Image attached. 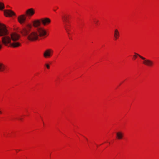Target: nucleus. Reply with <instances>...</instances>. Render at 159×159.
<instances>
[{"label":"nucleus","instance_id":"obj_1","mask_svg":"<svg viewBox=\"0 0 159 159\" xmlns=\"http://www.w3.org/2000/svg\"><path fill=\"white\" fill-rule=\"evenodd\" d=\"M41 23L40 19L35 20L33 21V26L37 28L36 31L30 33L32 26L30 24H28L26 25V27L23 28L20 30L21 33L23 36H26L28 39L30 41L38 40L39 38L45 36L47 33L43 28L39 27Z\"/></svg>","mask_w":159,"mask_h":159},{"label":"nucleus","instance_id":"obj_2","mask_svg":"<svg viewBox=\"0 0 159 159\" xmlns=\"http://www.w3.org/2000/svg\"><path fill=\"white\" fill-rule=\"evenodd\" d=\"M20 35L16 33L8 34L3 35L1 38L2 43L8 47L17 48L20 46L21 43L17 42L20 38Z\"/></svg>","mask_w":159,"mask_h":159},{"label":"nucleus","instance_id":"obj_3","mask_svg":"<svg viewBox=\"0 0 159 159\" xmlns=\"http://www.w3.org/2000/svg\"><path fill=\"white\" fill-rule=\"evenodd\" d=\"M135 54L144 60L143 61V63L145 65L149 67H152L153 66L154 62L152 61L149 59H146L145 58L142 57L138 54L137 53H135Z\"/></svg>","mask_w":159,"mask_h":159},{"label":"nucleus","instance_id":"obj_4","mask_svg":"<svg viewBox=\"0 0 159 159\" xmlns=\"http://www.w3.org/2000/svg\"><path fill=\"white\" fill-rule=\"evenodd\" d=\"M8 32L5 25L3 24L0 23V36L7 34Z\"/></svg>","mask_w":159,"mask_h":159},{"label":"nucleus","instance_id":"obj_5","mask_svg":"<svg viewBox=\"0 0 159 159\" xmlns=\"http://www.w3.org/2000/svg\"><path fill=\"white\" fill-rule=\"evenodd\" d=\"M53 52V51L52 49H47L43 52V56L46 58H49L52 56Z\"/></svg>","mask_w":159,"mask_h":159},{"label":"nucleus","instance_id":"obj_6","mask_svg":"<svg viewBox=\"0 0 159 159\" xmlns=\"http://www.w3.org/2000/svg\"><path fill=\"white\" fill-rule=\"evenodd\" d=\"M26 16L25 14H22L19 16L18 17V22L21 24H23L26 20Z\"/></svg>","mask_w":159,"mask_h":159},{"label":"nucleus","instance_id":"obj_7","mask_svg":"<svg viewBox=\"0 0 159 159\" xmlns=\"http://www.w3.org/2000/svg\"><path fill=\"white\" fill-rule=\"evenodd\" d=\"M35 13V10L33 8L27 9L25 12V15L28 17H31L33 16Z\"/></svg>","mask_w":159,"mask_h":159},{"label":"nucleus","instance_id":"obj_8","mask_svg":"<svg viewBox=\"0 0 159 159\" xmlns=\"http://www.w3.org/2000/svg\"><path fill=\"white\" fill-rule=\"evenodd\" d=\"M4 14L6 16L11 17L15 16V13L12 11L10 10H6L4 11Z\"/></svg>","mask_w":159,"mask_h":159},{"label":"nucleus","instance_id":"obj_9","mask_svg":"<svg viewBox=\"0 0 159 159\" xmlns=\"http://www.w3.org/2000/svg\"><path fill=\"white\" fill-rule=\"evenodd\" d=\"M69 15L67 14H63L61 16V18L63 22L66 24V22H68Z\"/></svg>","mask_w":159,"mask_h":159},{"label":"nucleus","instance_id":"obj_10","mask_svg":"<svg viewBox=\"0 0 159 159\" xmlns=\"http://www.w3.org/2000/svg\"><path fill=\"white\" fill-rule=\"evenodd\" d=\"M42 24L44 25H46L51 22V20L48 18H42L40 19Z\"/></svg>","mask_w":159,"mask_h":159},{"label":"nucleus","instance_id":"obj_11","mask_svg":"<svg viewBox=\"0 0 159 159\" xmlns=\"http://www.w3.org/2000/svg\"><path fill=\"white\" fill-rule=\"evenodd\" d=\"M120 36V33L117 29H115L114 31V37L115 40L118 39Z\"/></svg>","mask_w":159,"mask_h":159},{"label":"nucleus","instance_id":"obj_12","mask_svg":"<svg viewBox=\"0 0 159 159\" xmlns=\"http://www.w3.org/2000/svg\"><path fill=\"white\" fill-rule=\"evenodd\" d=\"M116 138L118 139H121L123 136V134L121 132L119 131L116 133Z\"/></svg>","mask_w":159,"mask_h":159},{"label":"nucleus","instance_id":"obj_13","mask_svg":"<svg viewBox=\"0 0 159 159\" xmlns=\"http://www.w3.org/2000/svg\"><path fill=\"white\" fill-rule=\"evenodd\" d=\"M5 69V65L2 63L0 62V72L3 71Z\"/></svg>","mask_w":159,"mask_h":159},{"label":"nucleus","instance_id":"obj_14","mask_svg":"<svg viewBox=\"0 0 159 159\" xmlns=\"http://www.w3.org/2000/svg\"><path fill=\"white\" fill-rule=\"evenodd\" d=\"M5 8L4 4L2 2H0V10H2Z\"/></svg>","mask_w":159,"mask_h":159},{"label":"nucleus","instance_id":"obj_15","mask_svg":"<svg viewBox=\"0 0 159 159\" xmlns=\"http://www.w3.org/2000/svg\"><path fill=\"white\" fill-rule=\"evenodd\" d=\"M67 26H68L67 25V24H66L65 25H64V28H65V30L66 31V32L68 34H70V33L69 32V31L70 30L68 29V27H67Z\"/></svg>","mask_w":159,"mask_h":159},{"label":"nucleus","instance_id":"obj_16","mask_svg":"<svg viewBox=\"0 0 159 159\" xmlns=\"http://www.w3.org/2000/svg\"><path fill=\"white\" fill-rule=\"evenodd\" d=\"M45 66H46V67H47V68L48 69H49L50 68V66H49V64H46L45 65Z\"/></svg>","mask_w":159,"mask_h":159},{"label":"nucleus","instance_id":"obj_17","mask_svg":"<svg viewBox=\"0 0 159 159\" xmlns=\"http://www.w3.org/2000/svg\"><path fill=\"white\" fill-rule=\"evenodd\" d=\"M98 21V20H95L94 21V22L95 23V24H97Z\"/></svg>","mask_w":159,"mask_h":159},{"label":"nucleus","instance_id":"obj_18","mask_svg":"<svg viewBox=\"0 0 159 159\" xmlns=\"http://www.w3.org/2000/svg\"><path fill=\"white\" fill-rule=\"evenodd\" d=\"M135 53H134L136 55H134V57H135V58H136L137 57V56H136V54H135Z\"/></svg>","mask_w":159,"mask_h":159},{"label":"nucleus","instance_id":"obj_19","mask_svg":"<svg viewBox=\"0 0 159 159\" xmlns=\"http://www.w3.org/2000/svg\"><path fill=\"white\" fill-rule=\"evenodd\" d=\"M2 111H0V114H2Z\"/></svg>","mask_w":159,"mask_h":159},{"label":"nucleus","instance_id":"obj_20","mask_svg":"<svg viewBox=\"0 0 159 159\" xmlns=\"http://www.w3.org/2000/svg\"><path fill=\"white\" fill-rule=\"evenodd\" d=\"M54 10V11H56V10Z\"/></svg>","mask_w":159,"mask_h":159},{"label":"nucleus","instance_id":"obj_21","mask_svg":"<svg viewBox=\"0 0 159 159\" xmlns=\"http://www.w3.org/2000/svg\"><path fill=\"white\" fill-rule=\"evenodd\" d=\"M20 120H21V118H20Z\"/></svg>","mask_w":159,"mask_h":159}]
</instances>
